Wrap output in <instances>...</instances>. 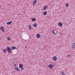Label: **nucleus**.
Segmentation results:
<instances>
[{"label": "nucleus", "mask_w": 75, "mask_h": 75, "mask_svg": "<svg viewBox=\"0 0 75 75\" xmlns=\"http://www.w3.org/2000/svg\"><path fill=\"white\" fill-rule=\"evenodd\" d=\"M6 51V49L3 50V52H5Z\"/></svg>", "instance_id": "obj_23"}, {"label": "nucleus", "mask_w": 75, "mask_h": 75, "mask_svg": "<svg viewBox=\"0 0 75 75\" xmlns=\"http://www.w3.org/2000/svg\"><path fill=\"white\" fill-rule=\"evenodd\" d=\"M29 30H31V25H30L28 26Z\"/></svg>", "instance_id": "obj_13"}, {"label": "nucleus", "mask_w": 75, "mask_h": 75, "mask_svg": "<svg viewBox=\"0 0 75 75\" xmlns=\"http://www.w3.org/2000/svg\"><path fill=\"white\" fill-rule=\"evenodd\" d=\"M48 67L50 69H52V68H53V67H54V65L52 64H50L48 66Z\"/></svg>", "instance_id": "obj_1"}, {"label": "nucleus", "mask_w": 75, "mask_h": 75, "mask_svg": "<svg viewBox=\"0 0 75 75\" xmlns=\"http://www.w3.org/2000/svg\"><path fill=\"white\" fill-rule=\"evenodd\" d=\"M36 37L38 38H39L41 37V35L39 34H38L36 35Z\"/></svg>", "instance_id": "obj_8"}, {"label": "nucleus", "mask_w": 75, "mask_h": 75, "mask_svg": "<svg viewBox=\"0 0 75 75\" xmlns=\"http://www.w3.org/2000/svg\"><path fill=\"white\" fill-rule=\"evenodd\" d=\"M14 67H16V64H15V65H14Z\"/></svg>", "instance_id": "obj_25"}, {"label": "nucleus", "mask_w": 75, "mask_h": 75, "mask_svg": "<svg viewBox=\"0 0 75 75\" xmlns=\"http://www.w3.org/2000/svg\"><path fill=\"white\" fill-rule=\"evenodd\" d=\"M0 30L2 32H4V28L3 26H1L0 28Z\"/></svg>", "instance_id": "obj_4"}, {"label": "nucleus", "mask_w": 75, "mask_h": 75, "mask_svg": "<svg viewBox=\"0 0 75 75\" xmlns=\"http://www.w3.org/2000/svg\"><path fill=\"white\" fill-rule=\"evenodd\" d=\"M35 1H37V0H35Z\"/></svg>", "instance_id": "obj_28"}, {"label": "nucleus", "mask_w": 75, "mask_h": 75, "mask_svg": "<svg viewBox=\"0 0 75 75\" xmlns=\"http://www.w3.org/2000/svg\"><path fill=\"white\" fill-rule=\"evenodd\" d=\"M25 48H27V47L25 46Z\"/></svg>", "instance_id": "obj_26"}, {"label": "nucleus", "mask_w": 75, "mask_h": 75, "mask_svg": "<svg viewBox=\"0 0 75 75\" xmlns=\"http://www.w3.org/2000/svg\"><path fill=\"white\" fill-rule=\"evenodd\" d=\"M23 67V64H21L19 65V68H21Z\"/></svg>", "instance_id": "obj_15"}, {"label": "nucleus", "mask_w": 75, "mask_h": 75, "mask_svg": "<svg viewBox=\"0 0 75 75\" xmlns=\"http://www.w3.org/2000/svg\"><path fill=\"white\" fill-rule=\"evenodd\" d=\"M13 65H15V64H13Z\"/></svg>", "instance_id": "obj_27"}, {"label": "nucleus", "mask_w": 75, "mask_h": 75, "mask_svg": "<svg viewBox=\"0 0 75 75\" xmlns=\"http://www.w3.org/2000/svg\"><path fill=\"white\" fill-rule=\"evenodd\" d=\"M52 33H53V34H55V32H54V31L52 30Z\"/></svg>", "instance_id": "obj_24"}, {"label": "nucleus", "mask_w": 75, "mask_h": 75, "mask_svg": "<svg viewBox=\"0 0 75 75\" xmlns=\"http://www.w3.org/2000/svg\"><path fill=\"white\" fill-rule=\"evenodd\" d=\"M33 26L35 27H37V24L35 23L33 25Z\"/></svg>", "instance_id": "obj_18"}, {"label": "nucleus", "mask_w": 75, "mask_h": 75, "mask_svg": "<svg viewBox=\"0 0 75 75\" xmlns=\"http://www.w3.org/2000/svg\"><path fill=\"white\" fill-rule=\"evenodd\" d=\"M58 25L60 27H61L62 26V23L61 22H59L58 23Z\"/></svg>", "instance_id": "obj_9"}, {"label": "nucleus", "mask_w": 75, "mask_h": 75, "mask_svg": "<svg viewBox=\"0 0 75 75\" xmlns=\"http://www.w3.org/2000/svg\"><path fill=\"white\" fill-rule=\"evenodd\" d=\"M71 56V54H68L67 55V57H70Z\"/></svg>", "instance_id": "obj_21"}, {"label": "nucleus", "mask_w": 75, "mask_h": 75, "mask_svg": "<svg viewBox=\"0 0 75 75\" xmlns=\"http://www.w3.org/2000/svg\"><path fill=\"white\" fill-rule=\"evenodd\" d=\"M65 6L66 7H68L69 6V4H65Z\"/></svg>", "instance_id": "obj_20"}, {"label": "nucleus", "mask_w": 75, "mask_h": 75, "mask_svg": "<svg viewBox=\"0 0 75 75\" xmlns=\"http://www.w3.org/2000/svg\"><path fill=\"white\" fill-rule=\"evenodd\" d=\"M37 3V1H35L33 2V4L34 6H35V4Z\"/></svg>", "instance_id": "obj_14"}, {"label": "nucleus", "mask_w": 75, "mask_h": 75, "mask_svg": "<svg viewBox=\"0 0 75 75\" xmlns=\"http://www.w3.org/2000/svg\"><path fill=\"white\" fill-rule=\"evenodd\" d=\"M15 70H16V71H18L19 72H20V69L17 67H15Z\"/></svg>", "instance_id": "obj_6"}, {"label": "nucleus", "mask_w": 75, "mask_h": 75, "mask_svg": "<svg viewBox=\"0 0 75 75\" xmlns=\"http://www.w3.org/2000/svg\"><path fill=\"white\" fill-rule=\"evenodd\" d=\"M47 11H45L43 12V15H44V16H45V15H46V14H47Z\"/></svg>", "instance_id": "obj_16"}, {"label": "nucleus", "mask_w": 75, "mask_h": 75, "mask_svg": "<svg viewBox=\"0 0 75 75\" xmlns=\"http://www.w3.org/2000/svg\"><path fill=\"white\" fill-rule=\"evenodd\" d=\"M48 7V6L47 5L45 6L44 7H43V11H44V10H45L46 9H47V8Z\"/></svg>", "instance_id": "obj_5"}, {"label": "nucleus", "mask_w": 75, "mask_h": 75, "mask_svg": "<svg viewBox=\"0 0 75 75\" xmlns=\"http://www.w3.org/2000/svg\"><path fill=\"white\" fill-rule=\"evenodd\" d=\"M6 49L7 50H8V51L9 52H11V49L10 48V47H6Z\"/></svg>", "instance_id": "obj_3"}, {"label": "nucleus", "mask_w": 75, "mask_h": 75, "mask_svg": "<svg viewBox=\"0 0 75 75\" xmlns=\"http://www.w3.org/2000/svg\"><path fill=\"white\" fill-rule=\"evenodd\" d=\"M13 22V21H11L10 22H8L7 23V25H10L11 23H12V22Z\"/></svg>", "instance_id": "obj_10"}, {"label": "nucleus", "mask_w": 75, "mask_h": 75, "mask_svg": "<svg viewBox=\"0 0 75 75\" xmlns=\"http://www.w3.org/2000/svg\"><path fill=\"white\" fill-rule=\"evenodd\" d=\"M24 69V67H21V71H23Z\"/></svg>", "instance_id": "obj_22"}, {"label": "nucleus", "mask_w": 75, "mask_h": 75, "mask_svg": "<svg viewBox=\"0 0 75 75\" xmlns=\"http://www.w3.org/2000/svg\"><path fill=\"white\" fill-rule=\"evenodd\" d=\"M7 40L8 41H10V38L8 37L7 38Z\"/></svg>", "instance_id": "obj_19"}, {"label": "nucleus", "mask_w": 75, "mask_h": 75, "mask_svg": "<svg viewBox=\"0 0 75 75\" xmlns=\"http://www.w3.org/2000/svg\"><path fill=\"white\" fill-rule=\"evenodd\" d=\"M52 59L54 61H56L57 60V57L56 56H54L52 58Z\"/></svg>", "instance_id": "obj_2"}, {"label": "nucleus", "mask_w": 75, "mask_h": 75, "mask_svg": "<svg viewBox=\"0 0 75 75\" xmlns=\"http://www.w3.org/2000/svg\"><path fill=\"white\" fill-rule=\"evenodd\" d=\"M16 49H17V48L14 47H11V50H16Z\"/></svg>", "instance_id": "obj_11"}, {"label": "nucleus", "mask_w": 75, "mask_h": 75, "mask_svg": "<svg viewBox=\"0 0 75 75\" xmlns=\"http://www.w3.org/2000/svg\"><path fill=\"white\" fill-rule=\"evenodd\" d=\"M36 20L35 18H33L32 19V21H35Z\"/></svg>", "instance_id": "obj_17"}, {"label": "nucleus", "mask_w": 75, "mask_h": 75, "mask_svg": "<svg viewBox=\"0 0 75 75\" xmlns=\"http://www.w3.org/2000/svg\"><path fill=\"white\" fill-rule=\"evenodd\" d=\"M61 74L62 75H66V74H65V72L64 71H62V72H61Z\"/></svg>", "instance_id": "obj_12"}, {"label": "nucleus", "mask_w": 75, "mask_h": 75, "mask_svg": "<svg viewBox=\"0 0 75 75\" xmlns=\"http://www.w3.org/2000/svg\"><path fill=\"white\" fill-rule=\"evenodd\" d=\"M71 47L73 49L75 48V42L71 45Z\"/></svg>", "instance_id": "obj_7"}]
</instances>
